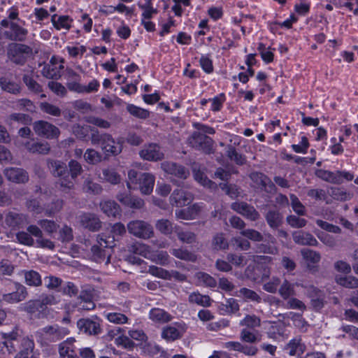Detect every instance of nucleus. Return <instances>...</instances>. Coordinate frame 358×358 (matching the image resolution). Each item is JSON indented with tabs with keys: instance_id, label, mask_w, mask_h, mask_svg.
I'll return each mask as SVG.
<instances>
[{
	"instance_id": "nucleus-1",
	"label": "nucleus",
	"mask_w": 358,
	"mask_h": 358,
	"mask_svg": "<svg viewBox=\"0 0 358 358\" xmlns=\"http://www.w3.org/2000/svg\"><path fill=\"white\" fill-rule=\"evenodd\" d=\"M91 142L99 145L106 156H116L122 152V145L109 134H99L96 129H91Z\"/></svg>"
},
{
	"instance_id": "nucleus-2",
	"label": "nucleus",
	"mask_w": 358,
	"mask_h": 358,
	"mask_svg": "<svg viewBox=\"0 0 358 358\" xmlns=\"http://www.w3.org/2000/svg\"><path fill=\"white\" fill-rule=\"evenodd\" d=\"M68 333L66 328L57 324L48 325L36 331L35 338L41 346H49L63 339Z\"/></svg>"
},
{
	"instance_id": "nucleus-3",
	"label": "nucleus",
	"mask_w": 358,
	"mask_h": 358,
	"mask_svg": "<svg viewBox=\"0 0 358 358\" xmlns=\"http://www.w3.org/2000/svg\"><path fill=\"white\" fill-rule=\"evenodd\" d=\"M115 238L112 235H106V233H101L97 236V243L91 248V252L94 257L103 260L107 256L109 259L111 255V251L115 246Z\"/></svg>"
},
{
	"instance_id": "nucleus-4",
	"label": "nucleus",
	"mask_w": 358,
	"mask_h": 358,
	"mask_svg": "<svg viewBox=\"0 0 358 358\" xmlns=\"http://www.w3.org/2000/svg\"><path fill=\"white\" fill-rule=\"evenodd\" d=\"M244 275L252 282H260L269 277L270 268L266 264L255 262L246 267Z\"/></svg>"
},
{
	"instance_id": "nucleus-5",
	"label": "nucleus",
	"mask_w": 358,
	"mask_h": 358,
	"mask_svg": "<svg viewBox=\"0 0 358 358\" xmlns=\"http://www.w3.org/2000/svg\"><path fill=\"white\" fill-rule=\"evenodd\" d=\"M32 49L23 43H13L8 48L7 55L11 62L16 64L23 65L27 57L31 55Z\"/></svg>"
},
{
	"instance_id": "nucleus-6",
	"label": "nucleus",
	"mask_w": 358,
	"mask_h": 358,
	"mask_svg": "<svg viewBox=\"0 0 358 358\" xmlns=\"http://www.w3.org/2000/svg\"><path fill=\"white\" fill-rule=\"evenodd\" d=\"M48 301L36 299L29 300L23 304V310L27 313L31 317L38 319L46 318L49 313Z\"/></svg>"
},
{
	"instance_id": "nucleus-7",
	"label": "nucleus",
	"mask_w": 358,
	"mask_h": 358,
	"mask_svg": "<svg viewBox=\"0 0 358 358\" xmlns=\"http://www.w3.org/2000/svg\"><path fill=\"white\" fill-rule=\"evenodd\" d=\"M127 229L129 234L143 239H148L154 234L152 225L143 220L130 221L127 224Z\"/></svg>"
},
{
	"instance_id": "nucleus-8",
	"label": "nucleus",
	"mask_w": 358,
	"mask_h": 358,
	"mask_svg": "<svg viewBox=\"0 0 358 358\" xmlns=\"http://www.w3.org/2000/svg\"><path fill=\"white\" fill-rule=\"evenodd\" d=\"M48 167L55 177H60L63 179L61 185L67 188L73 186L72 180H69V170L66 164L59 160H51L48 162Z\"/></svg>"
},
{
	"instance_id": "nucleus-9",
	"label": "nucleus",
	"mask_w": 358,
	"mask_h": 358,
	"mask_svg": "<svg viewBox=\"0 0 358 358\" xmlns=\"http://www.w3.org/2000/svg\"><path fill=\"white\" fill-rule=\"evenodd\" d=\"M34 130L39 136L49 139L57 138L60 134V131L56 126L45 120L35 122Z\"/></svg>"
},
{
	"instance_id": "nucleus-10",
	"label": "nucleus",
	"mask_w": 358,
	"mask_h": 358,
	"mask_svg": "<svg viewBox=\"0 0 358 358\" xmlns=\"http://www.w3.org/2000/svg\"><path fill=\"white\" fill-rule=\"evenodd\" d=\"M77 326L80 331L87 334L96 336L101 333L100 320L95 318H81L78 320Z\"/></svg>"
},
{
	"instance_id": "nucleus-11",
	"label": "nucleus",
	"mask_w": 358,
	"mask_h": 358,
	"mask_svg": "<svg viewBox=\"0 0 358 358\" xmlns=\"http://www.w3.org/2000/svg\"><path fill=\"white\" fill-rule=\"evenodd\" d=\"M140 157L149 162H158L164 159V155L159 144L151 143L145 145L139 152Z\"/></svg>"
},
{
	"instance_id": "nucleus-12",
	"label": "nucleus",
	"mask_w": 358,
	"mask_h": 358,
	"mask_svg": "<svg viewBox=\"0 0 358 358\" xmlns=\"http://www.w3.org/2000/svg\"><path fill=\"white\" fill-rule=\"evenodd\" d=\"M27 295V288L19 282H14L12 292L3 294L1 300L8 303H15L23 301Z\"/></svg>"
},
{
	"instance_id": "nucleus-13",
	"label": "nucleus",
	"mask_w": 358,
	"mask_h": 358,
	"mask_svg": "<svg viewBox=\"0 0 358 358\" xmlns=\"http://www.w3.org/2000/svg\"><path fill=\"white\" fill-rule=\"evenodd\" d=\"M231 208L233 210L242 215L251 221H256L259 217V213L258 211L252 206H250L245 202H234L232 203Z\"/></svg>"
},
{
	"instance_id": "nucleus-14",
	"label": "nucleus",
	"mask_w": 358,
	"mask_h": 358,
	"mask_svg": "<svg viewBox=\"0 0 358 358\" xmlns=\"http://www.w3.org/2000/svg\"><path fill=\"white\" fill-rule=\"evenodd\" d=\"M224 348L229 351H236L246 356H255L258 348L253 345L244 344L238 341H228L224 343Z\"/></svg>"
},
{
	"instance_id": "nucleus-15",
	"label": "nucleus",
	"mask_w": 358,
	"mask_h": 358,
	"mask_svg": "<svg viewBox=\"0 0 358 358\" xmlns=\"http://www.w3.org/2000/svg\"><path fill=\"white\" fill-rule=\"evenodd\" d=\"M193 200V195L183 189H176L170 196V203L176 207H182L189 204Z\"/></svg>"
},
{
	"instance_id": "nucleus-16",
	"label": "nucleus",
	"mask_w": 358,
	"mask_h": 358,
	"mask_svg": "<svg viewBox=\"0 0 358 358\" xmlns=\"http://www.w3.org/2000/svg\"><path fill=\"white\" fill-rule=\"evenodd\" d=\"M8 180L17 184H24L29 181L27 171L22 168L9 167L4 170Z\"/></svg>"
},
{
	"instance_id": "nucleus-17",
	"label": "nucleus",
	"mask_w": 358,
	"mask_h": 358,
	"mask_svg": "<svg viewBox=\"0 0 358 358\" xmlns=\"http://www.w3.org/2000/svg\"><path fill=\"white\" fill-rule=\"evenodd\" d=\"M116 198L122 205L132 209H141L145 204L143 199L129 193L120 192Z\"/></svg>"
},
{
	"instance_id": "nucleus-18",
	"label": "nucleus",
	"mask_w": 358,
	"mask_h": 358,
	"mask_svg": "<svg viewBox=\"0 0 358 358\" xmlns=\"http://www.w3.org/2000/svg\"><path fill=\"white\" fill-rule=\"evenodd\" d=\"M75 341V338L71 337L59 344V353L61 358H80L78 349L74 345Z\"/></svg>"
},
{
	"instance_id": "nucleus-19",
	"label": "nucleus",
	"mask_w": 358,
	"mask_h": 358,
	"mask_svg": "<svg viewBox=\"0 0 358 358\" xmlns=\"http://www.w3.org/2000/svg\"><path fill=\"white\" fill-rule=\"evenodd\" d=\"M163 169L168 174L173 175L180 179H186L189 172L186 168L175 162H166L162 164Z\"/></svg>"
},
{
	"instance_id": "nucleus-20",
	"label": "nucleus",
	"mask_w": 358,
	"mask_h": 358,
	"mask_svg": "<svg viewBox=\"0 0 358 358\" xmlns=\"http://www.w3.org/2000/svg\"><path fill=\"white\" fill-rule=\"evenodd\" d=\"M50 21L56 30L65 29L69 31L72 27L73 19L68 15H58L57 14H53L51 15Z\"/></svg>"
},
{
	"instance_id": "nucleus-21",
	"label": "nucleus",
	"mask_w": 358,
	"mask_h": 358,
	"mask_svg": "<svg viewBox=\"0 0 358 358\" xmlns=\"http://www.w3.org/2000/svg\"><path fill=\"white\" fill-rule=\"evenodd\" d=\"M155 181V178L152 174L143 173L140 175V181L137 185L142 194L148 195L153 190Z\"/></svg>"
},
{
	"instance_id": "nucleus-22",
	"label": "nucleus",
	"mask_w": 358,
	"mask_h": 358,
	"mask_svg": "<svg viewBox=\"0 0 358 358\" xmlns=\"http://www.w3.org/2000/svg\"><path fill=\"white\" fill-rule=\"evenodd\" d=\"M101 210L108 217H117L121 216L122 209L120 205L113 200H106L100 203Z\"/></svg>"
},
{
	"instance_id": "nucleus-23",
	"label": "nucleus",
	"mask_w": 358,
	"mask_h": 358,
	"mask_svg": "<svg viewBox=\"0 0 358 358\" xmlns=\"http://www.w3.org/2000/svg\"><path fill=\"white\" fill-rule=\"evenodd\" d=\"M294 241L301 245L316 246L318 244L317 239L310 233L299 231L292 234Z\"/></svg>"
},
{
	"instance_id": "nucleus-24",
	"label": "nucleus",
	"mask_w": 358,
	"mask_h": 358,
	"mask_svg": "<svg viewBox=\"0 0 358 358\" xmlns=\"http://www.w3.org/2000/svg\"><path fill=\"white\" fill-rule=\"evenodd\" d=\"M80 222L84 228L91 231H97L101 227V220L94 214L87 213L83 215L81 217Z\"/></svg>"
},
{
	"instance_id": "nucleus-25",
	"label": "nucleus",
	"mask_w": 358,
	"mask_h": 358,
	"mask_svg": "<svg viewBox=\"0 0 358 358\" xmlns=\"http://www.w3.org/2000/svg\"><path fill=\"white\" fill-rule=\"evenodd\" d=\"M137 6L142 11L141 18H152L158 13L157 8L154 7L153 0L138 1Z\"/></svg>"
},
{
	"instance_id": "nucleus-26",
	"label": "nucleus",
	"mask_w": 358,
	"mask_h": 358,
	"mask_svg": "<svg viewBox=\"0 0 358 358\" xmlns=\"http://www.w3.org/2000/svg\"><path fill=\"white\" fill-rule=\"evenodd\" d=\"M285 350L288 351L290 356L298 355H301L305 350L306 345L302 343L301 337H295L291 339L285 346Z\"/></svg>"
},
{
	"instance_id": "nucleus-27",
	"label": "nucleus",
	"mask_w": 358,
	"mask_h": 358,
	"mask_svg": "<svg viewBox=\"0 0 358 358\" xmlns=\"http://www.w3.org/2000/svg\"><path fill=\"white\" fill-rule=\"evenodd\" d=\"M201 211V206L199 203H194L187 208L181 209L176 212L178 218L182 220H193L195 219Z\"/></svg>"
},
{
	"instance_id": "nucleus-28",
	"label": "nucleus",
	"mask_w": 358,
	"mask_h": 358,
	"mask_svg": "<svg viewBox=\"0 0 358 358\" xmlns=\"http://www.w3.org/2000/svg\"><path fill=\"white\" fill-rule=\"evenodd\" d=\"M149 318L157 323L164 324L171 321V315L164 309L153 308L149 312Z\"/></svg>"
},
{
	"instance_id": "nucleus-29",
	"label": "nucleus",
	"mask_w": 358,
	"mask_h": 358,
	"mask_svg": "<svg viewBox=\"0 0 358 358\" xmlns=\"http://www.w3.org/2000/svg\"><path fill=\"white\" fill-rule=\"evenodd\" d=\"M257 50L261 56L262 61L265 64H268L274 61V51L275 50L274 48H272L271 46L266 48V44L260 42L258 43Z\"/></svg>"
},
{
	"instance_id": "nucleus-30",
	"label": "nucleus",
	"mask_w": 358,
	"mask_h": 358,
	"mask_svg": "<svg viewBox=\"0 0 358 358\" xmlns=\"http://www.w3.org/2000/svg\"><path fill=\"white\" fill-rule=\"evenodd\" d=\"M25 148L29 152L42 155L48 154L50 150V145L46 141L27 142L25 144Z\"/></svg>"
},
{
	"instance_id": "nucleus-31",
	"label": "nucleus",
	"mask_w": 358,
	"mask_h": 358,
	"mask_svg": "<svg viewBox=\"0 0 358 358\" xmlns=\"http://www.w3.org/2000/svg\"><path fill=\"white\" fill-rule=\"evenodd\" d=\"M265 219L268 226L273 229H278L282 223L281 214L275 210H269L265 215Z\"/></svg>"
},
{
	"instance_id": "nucleus-32",
	"label": "nucleus",
	"mask_w": 358,
	"mask_h": 358,
	"mask_svg": "<svg viewBox=\"0 0 358 358\" xmlns=\"http://www.w3.org/2000/svg\"><path fill=\"white\" fill-rule=\"evenodd\" d=\"M126 109L131 115L138 119L146 120L150 116V110L141 108L133 103H128Z\"/></svg>"
},
{
	"instance_id": "nucleus-33",
	"label": "nucleus",
	"mask_w": 358,
	"mask_h": 358,
	"mask_svg": "<svg viewBox=\"0 0 358 358\" xmlns=\"http://www.w3.org/2000/svg\"><path fill=\"white\" fill-rule=\"evenodd\" d=\"M25 283L30 287H38L42 285L40 273L34 270L24 271Z\"/></svg>"
},
{
	"instance_id": "nucleus-34",
	"label": "nucleus",
	"mask_w": 358,
	"mask_h": 358,
	"mask_svg": "<svg viewBox=\"0 0 358 358\" xmlns=\"http://www.w3.org/2000/svg\"><path fill=\"white\" fill-rule=\"evenodd\" d=\"M182 334L178 328L172 325H168L163 328L162 338L167 341H173L180 338Z\"/></svg>"
},
{
	"instance_id": "nucleus-35",
	"label": "nucleus",
	"mask_w": 358,
	"mask_h": 358,
	"mask_svg": "<svg viewBox=\"0 0 358 358\" xmlns=\"http://www.w3.org/2000/svg\"><path fill=\"white\" fill-rule=\"evenodd\" d=\"M194 138L206 153L211 152L213 149V140L210 137L205 134H198L194 136Z\"/></svg>"
},
{
	"instance_id": "nucleus-36",
	"label": "nucleus",
	"mask_w": 358,
	"mask_h": 358,
	"mask_svg": "<svg viewBox=\"0 0 358 358\" xmlns=\"http://www.w3.org/2000/svg\"><path fill=\"white\" fill-rule=\"evenodd\" d=\"M22 80L30 92L36 94L43 92V87L34 80L31 75L24 74Z\"/></svg>"
},
{
	"instance_id": "nucleus-37",
	"label": "nucleus",
	"mask_w": 358,
	"mask_h": 358,
	"mask_svg": "<svg viewBox=\"0 0 358 358\" xmlns=\"http://www.w3.org/2000/svg\"><path fill=\"white\" fill-rule=\"evenodd\" d=\"M226 155L231 160H234L238 165L245 164V157L243 155L237 152L236 149L231 145H229L226 148Z\"/></svg>"
},
{
	"instance_id": "nucleus-38",
	"label": "nucleus",
	"mask_w": 358,
	"mask_h": 358,
	"mask_svg": "<svg viewBox=\"0 0 358 358\" xmlns=\"http://www.w3.org/2000/svg\"><path fill=\"white\" fill-rule=\"evenodd\" d=\"M336 282L346 288L354 289L358 287V278L352 275H336Z\"/></svg>"
},
{
	"instance_id": "nucleus-39",
	"label": "nucleus",
	"mask_w": 358,
	"mask_h": 358,
	"mask_svg": "<svg viewBox=\"0 0 358 358\" xmlns=\"http://www.w3.org/2000/svg\"><path fill=\"white\" fill-rule=\"evenodd\" d=\"M300 142L299 144H292L291 145L292 150L296 152L299 154H306L308 152V148L310 147V143L308 138L303 135V132H301L299 134Z\"/></svg>"
},
{
	"instance_id": "nucleus-40",
	"label": "nucleus",
	"mask_w": 358,
	"mask_h": 358,
	"mask_svg": "<svg viewBox=\"0 0 358 358\" xmlns=\"http://www.w3.org/2000/svg\"><path fill=\"white\" fill-rule=\"evenodd\" d=\"M199 66L206 74H211L214 71L213 61L210 54L201 55L199 60Z\"/></svg>"
},
{
	"instance_id": "nucleus-41",
	"label": "nucleus",
	"mask_w": 358,
	"mask_h": 358,
	"mask_svg": "<svg viewBox=\"0 0 358 358\" xmlns=\"http://www.w3.org/2000/svg\"><path fill=\"white\" fill-rule=\"evenodd\" d=\"M189 301L203 307H208L211 305L210 298L208 295H203L199 292L192 293L189 296Z\"/></svg>"
},
{
	"instance_id": "nucleus-42",
	"label": "nucleus",
	"mask_w": 358,
	"mask_h": 358,
	"mask_svg": "<svg viewBox=\"0 0 358 358\" xmlns=\"http://www.w3.org/2000/svg\"><path fill=\"white\" fill-rule=\"evenodd\" d=\"M0 85L3 90L13 94H17L20 92V87L18 84L10 81L6 78H0Z\"/></svg>"
},
{
	"instance_id": "nucleus-43",
	"label": "nucleus",
	"mask_w": 358,
	"mask_h": 358,
	"mask_svg": "<svg viewBox=\"0 0 358 358\" xmlns=\"http://www.w3.org/2000/svg\"><path fill=\"white\" fill-rule=\"evenodd\" d=\"M241 325L245 327L248 329H255L261 324L260 319L255 315H247L240 323Z\"/></svg>"
},
{
	"instance_id": "nucleus-44",
	"label": "nucleus",
	"mask_w": 358,
	"mask_h": 358,
	"mask_svg": "<svg viewBox=\"0 0 358 358\" xmlns=\"http://www.w3.org/2000/svg\"><path fill=\"white\" fill-rule=\"evenodd\" d=\"M45 77L50 79H57L60 78V68L58 69L55 64H48L43 66L42 70Z\"/></svg>"
},
{
	"instance_id": "nucleus-45",
	"label": "nucleus",
	"mask_w": 358,
	"mask_h": 358,
	"mask_svg": "<svg viewBox=\"0 0 358 358\" xmlns=\"http://www.w3.org/2000/svg\"><path fill=\"white\" fill-rule=\"evenodd\" d=\"M212 245L215 250H220L228 248L229 243L223 233L216 234L212 240Z\"/></svg>"
},
{
	"instance_id": "nucleus-46",
	"label": "nucleus",
	"mask_w": 358,
	"mask_h": 358,
	"mask_svg": "<svg viewBox=\"0 0 358 358\" xmlns=\"http://www.w3.org/2000/svg\"><path fill=\"white\" fill-rule=\"evenodd\" d=\"M115 344L118 348H122L128 350H133L135 347L134 341L129 337L123 334L115 338Z\"/></svg>"
},
{
	"instance_id": "nucleus-47",
	"label": "nucleus",
	"mask_w": 358,
	"mask_h": 358,
	"mask_svg": "<svg viewBox=\"0 0 358 358\" xmlns=\"http://www.w3.org/2000/svg\"><path fill=\"white\" fill-rule=\"evenodd\" d=\"M155 227L164 235H169L173 231V224L167 219L159 220L155 224Z\"/></svg>"
},
{
	"instance_id": "nucleus-48",
	"label": "nucleus",
	"mask_w": 358,
	"mask_h": 358,
	"mask_svg": "<svg viewBox=\"0 0 358 358\" xmlns=\"http://www.w3.org/2000/svg\"><path fill=\"white\" fill-rule=\"evenodd\" d=\"M40 108L43 113L55 117H59L62 113V110L58 106L46 101L41 103Z\"/></svg>"
},
{
	"instance_id": "nucleus-49",
	"label": "nucleus",
	"mask_w": 358,
	"mask_h": 358,
	"mask_svg": "<svg viewBox=\"0 0 358 358\" xmlns=\"http://www.w3.org/2000/svg\"><path fill=\"white\" fill-rule=\"evenodd\" d=\"M103 176L106 181L117 185L120 182L121 176L113 169H106L103 170Z\"/></svg>"
},
{
	"instance_id": "nucleus-50",
	"label": "nucleus",
	"mask_w": 358,
	"mask_h": 358,
	"mask_svg": "<svg viewBox=\"0 0 358 358\" xmlns=\"http://www.w3.org/2000/svg\"><path fill=\"white\" fill-rule=\"evenodd\" d=\"M8 122H17L22 124L28 125L31 122V118L29 115L20 113H11L8 117Z\"/></svg>"
},
{
	"instance_id": "nucleus-51",
	"label": "nucleus",
	"mask_w": 358,
	"mask_h": 358,
	"mask_svg": "<svg viewBox=\"0 0 358 358\" xmlns=\"http://www.w3.org/2000/svg\"><path fill=\"white\" fill-rule=\"evenodd\" d=\"M194 178L201 185L205 187L213 189L216 187V184L211 180H210L207 176L202 171H198L194 174Z\"/></svg>"
},
{
	"instance_id": "nucleus-52",
	"label": "nucleus",
	"mask_w": 358,
	"mask_h": 358,
	"mask_svg": "<svg viewBox=\"0 0 358 358\" xmlns=\"http://www.w3.org/2000/svg\"><path fill=\"white\" fill-rule=\"evenodd\" d=\"M106 319L112 323L117 324H124L129 322V318L127 315L121 313H108L106 315Z\"/></svg>"
},
{
	"instance_id": "nucleus-53",
	"label": "nucleus",
	"mask_w": 358,
	"mask_h": 358,
	"mask_svg": "<svg viewBox=\"0 0 358 358\" xmlns=\"http://www.w3.org/2000/svg\"><path fill=\"white\" fill-rule=\"evenodd\" d=\"M39 224L51 236L54 233L57 232L59 228V225L55 221L47 219L39 221Z\"/></svg>"
},
{
	"instance_id": "nucleus-54",
	"label": "nucleus",
	"mask_w": 358,
	"mask_h": 358,
	"mask_svg": "<svg viewBox=\"0 0 358 358\" xmlns=\"http://www.w3.org/2000/svg\"><path fill=\"white\" fill-rule=\"evenodd\" d=\"M209 100L212 102L210 110L213 112H218L223 107V104L226 101V96L224 93H220L213 99H209Z\"/></svg>"
},
{
	"instance_id": "nucleus-55",
	"label": "nucleus",
	"mask_w": 358,
	"mask_h": 358,
	"mask_svg": "<svg viewBox=\"0 0 358 358\" xmlns=\"http://www.w3.org/2000/svg\"><path fill=\"white\" fill-rule=\"evenodd\" d=\"M171 254L178 259L186 261H194V255L187 250L182 248L173 249Z\"/></svg>"
},
{
	"instance_id": "nucleus-56",
	"label": "nucleus",
	"mask_w": 358,
	"mask_h": 358,
	"mask_svg": "<svg viewBox=\"0 0 358 358\" xmlns=\"http://www.w3.org/2000/svg\"><path fill=\"white\" fill-rule=\"evenodd\" d=\"M85 161L90 164H96L101 162V155L94 149H87L84 154Z\"/></svg>"
},
{
	"instance_id": "nucleus-57",
	"label": "nucleus",
	"mask_w": 358,
	"mask_h": 358,
	"mask_svg": "<svg viewBox=\"0 0 358 358\" xmlns=\"http://www.w3.org/2000/svg\"><path fill=\"white\" fill-rule=\"evenodd\" d=\"M241 234L246 238L255 242L262 241L263 235L258 231L252 229H246L241 231Z\"/></svg>"
},
{
	"instance_id": "nucleus-58",
	"label": "nucleus",
	"mask_w": 358,
	"mask_h": 358,
	"mask_svg": "<svg viewBox=\"0 0 358 358\" xmlns=\"http://www.w3.org/2000/svg\"><path fill=\"white\" fill-rule=\"evenodd\" d=\"M279 294L283 299L287 300L294 294V287L287 280H285L279 289Z\"/></svg>"
},
{
	"instance_id": "nucleus-59",
	"label": "nucleus",
	"mask_w": 358,
	"mask_h": 358,
	"mask_svg": "<svg viewBox=\"0 0 358 358\" xmlns=\"http://www.w3.org/2000/svg\"><path fill=\"white\" fill-rule=\"evenodd\" d=\"M69 176H71L72 180H75L83 171L80 164L74 159L69 162Z\"/></svg>"
},
{
	"instance_id": "nucleus-60",
	"label": "nucleus",
	"mask_w": 358,
	"mask_h": 358,
	"mask_svg": "<svg viewBox=\"0 0 358 358\" xmlns=\"http://www.w3.org/2000/svg\"><path fill=\"white\" fill-rule=\"evenodd\" d=\"M290 199L293 210L299 215H304L306 214V208L299 198L295 194H292Z\"/></svg>"
},
{
	"instance_id": "nucleus-61",
	"label": "nucleus",
	"mask_w": 358,
	"mask_h": 358,
	"mask_svg": "<svg viewBox=\"0 0 358 358\" xmlns=\"http://www.w3.org/2000/svg\"><path fill=\"white\" fill-rule=\"evenodd\" d=\"M48 86L53 93L60 97H64L67 93L66 89L60 83L56 81H50L48 84Z\"/></svg>"
},
{
	"instance_id": "nucleus-62",
	"label": "nucleus",
	"mask_w": 358,
	"mask_h": 358,
	"mask_svg": "<svg viewBox=\"0 0 358 358\" xmlns=\"http://www.w3.org/2000/svg\"><path fill=\"white\" fill-rule=\"evenodd\" d=\"M59 240L62 243H69L73 239V230L71 227L65 224L59 230Z\"/></svg>"
},
{
	"instance_id": "nucleus-63",
	"label": "nucleus",
	"mask_w": 358,
	"mask_h": 358,
	"mask_svg": "<svg viewBox=\"0 0 358 358\" xmlns=\"http://www.w3.org/2000/svg\"><path fill=\"white\" fill-rule=\"evenodd\" d=\"M145 350L151 356L159 355L161 357H165L167 354L162 347L157 343H148L145 345Z\"/></svg>"
},
{
	"instance_id": "nucleus-64",
	"label": "nucleus",
	"mask_w": 358,
	"mask_h": 358,
	"mask_svg": "<svg viewBox=\"0 0 358 358\" xmlns=\"http://www.w3.org/2000/svg\"><path fill=\"white\" fill-rule=\"evenodd\" d=\"M197 277L199 280L206 287L214 288L217 285L216 280L208 273L199 272Z\"/></svg>"
}]
</instances>
